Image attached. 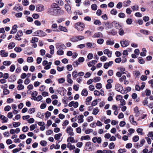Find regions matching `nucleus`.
Instances as JSON below:
<instances>
[{
	"mask_svg": "<svg viewBox=\"0 0 153 153\" xmlns=\"http://www.w3.org/2000/svg\"><path fill=\"white\" fill-rule=\"evenodd\" d=\"M85 27V25L81 23L78 22L75 24V27L79 31H82Z\"/></svg>",
	"mask_w": 153,
	"mask_h": 153,
	"instance_id": "f257e3e1",
	"label": "nucleus"
},
{
	"mask_svg": "<svg viewBox=\"0 0 153 153\" xmlns=\"http://www.w3.org/2000/svg\"><path fill=\"white\" fill-rule=\"evenodd\" d=\"M34 35L39 36H44L46 35V33L44 32L41 30H39L34 33Z\"/></svg>",
	"mask_w": 153,
	"mask_h": 153,
	"instance_id": "f03ea898",
	"label": "nucleus"
},
{
	"mask_svg": "<svg viewBox=\"0 0 153 153\" xmlns=\"http://www.w3.org/2000/svg\"><path fill=\"white\" fill-rule=\"evenodd\" d=\"M48 12L50 14L56 16L57 15V9L53 8H49L48 10Z\"/></svg>",
	"mask_w": 153,
	"mask_h": 153,
	"instance_id": "7ed1b4c3",
	"label": "nucleus"
},
{
	"mask_svg": "<svg viewBox=\"0 0 153 153\" xmlns=\"http://www.w3.org/2000/svg\"><path fill=\"white\" fill-rule=\"evenodd\" d=\"M121 46L123 47H126L129 44L130 42L126 40H123L120 41Z\"/></svg>",
	"mask_w": 153,
	"mask_h": 153,
	"instance_id": "20e7f679",
	"label": "nucleus"
},
{
	"mask_svg": "<svg viewBox=\"0 0 153 153\" xmlns=\"http://www.w3.org/2000/svg\"><path fill=\"white\" fill-rule=\"evenodd\" d=\"M66 132L70 136L74 135V133L73 132V129L71 126H68L67 128Z\"/></svg>",
	"mask_w": 153,
	"mask_h": 153,
	"instance_id": "39448f33",
	"label": "nucleus"
},
{
	"mask_svg": "<svg viewBox=\"0 0 153 153\" xmlns=\"http://www.w3.org/2000/svg\"><path fill=\"white\" fill-rule=\"evenodd\" d=\"M84 61V58L83 57H79L78 61H76L74 62L73 66L75 67L79 64V62H82Z\"/></svg>",
	"mask_w": 153,
	"mask_h": 153,
	"instance_id": "423d86ee",
	"label": "nucleus"
},
{
	"mask_svg": "<svg viewBox=\"0 0 153 153\" xmlns=\"http://www.w3.org/2000/svg\"><path fill=\"white\" fill-rule=\"evenodd\" d=\"M36 10L38 12L42 11L45 10L44 6L42 4L38 5L36 7Z\"/></svg>",
	"mask_w": 153,
	"mask_h": 153,
	"instance_id": "0eeeda50",
	"label": "nucleus"
},
{
	"mask_svg": "<svg viewBox=\"0 0 153 153\" xmlns=\"http://www.w3.org/2000/svg\"><path fill=\"white\" fill-rule=\"evenodd\" d=\"M23 7L22 6H20L19 4L16 5L13 8V10H15L16 11H20L23 10Z\"/></svg>",
	"mask_w": 153,
	"mask_h": 153,
	"instance_id": "6e6552de",
	"label": "nucleus"
},
{
	"mask_svg": "<svg viewBox=\"0 0 153 153\" xmlns=\"http://www.w3.org/2000/svg\"><path fill=\"white\" fill-rule=\"evenodd\" d=\"M86 150L88 151H91L92 150L91 143L88 142L86 143L85 146Z\"/></svg>",
	"mask_w": 153,
	"mask_h": 153,
	"instance_id": "1a4fd4ad",
	"label": "nucleus"
},
{
	"mask_svg": "<svg viewBox=\"0 0 153 153\" xmlns=\"http://www.w3.org/2000/svg\"><path fill=\"white\" fill-rule=\"evenodd\" d=\"M86 45L87 48H94L96 46L95 44L91 42H87L86 43Z\"/></svg>",
	"mask_w": 153,
	"mask_h": 153,
	"instance_id": "9d476101",
	"label": "nucleus"
},
{
	"mask_svg": "<svg viewBox=\"0 0 153 153\" xmlns=\"http://www.w3.org/2000/svg\"><path fill=\"white\" fill-rule=\"evenodd\" d=\"M56 47L57 49H63L66 48L64 44H60L59 43L56 44Z\"/></svg>",
	"mask_w": 153,
	"mask_h": 153,
	"instance_id": "9b49d317",
	"label": "nucleus"
},
{
	"mask_svg": "<svg viewBox=\"0 0 153 153\" xmlns=\"http://www.w3.org/2000/svg\"><path fill=\"white\" fill-rule=\"evenodd\" d=\"M65 8L68 14H71V7L69 4H65Z\"/></svg>",
	"mask_w": 153,
	"mask_h": 153,
	"instance_id": "f8f14e48",
	"label": "nucleus"
},
{
	"mask_svg": "<svg viewBox=\"0 0 153 153\" xmlns=\"http://www.w3.org/2000/svg\"><path fill=\"white\" fill-rule=\"evenodd\" d=\"M133 74L135 78H138L141 75L140 72L139 71H134L133 72Z\"/></svg>",
	"mask_w": 153,
	"mask_h": 153,
	"instance_id": "ddd939ff",
	"label": "nucleus"
},
{
	"mask_svg": "<svg viewBox=\"0 0 153 153\" xmlns=\"http://www.w3.org/2000/svg\"><path fill=\"white\" fill-rule=\"evenodd\" d=\"M103 52L105 54H107L108 57H111L112 52L109 51L108 49H105L104 51Z\"/></svg>",
	"mask_w": 153,
	"mask_h": 153,
	"instance_id": "4468645a",
	"label": "nucleus"
},
{
	"mask_svg": "<svg viewBox=\"0 0 153 153\" xmlns=\"http://www.w3.org/2000/svg\"><path fill=\"white\" fill-rule=\"evenodd\" d=\"M102 37V34L100 32L95 33L92 36V37L93 38H99Z\"/></svg>",
	"mask_w": 153,
	"mask_h": 153,
	"instance_id": "2eb2a0df",
	"label": "nucleus"
},
{
	"mask_svg": "<svg viewBox=\"0 0 153 153\" xmlns=\"http://www.w3.org/2000/svg\"><path fill=\"white\" fill-rule=\"evenodd\" d=\"M7 87V86L6 84L4 85V86H2L1 88L4 89V94L7 95L9 94V91L6 88Z\"/></svg>",
	"mask_w": 153,
	"mask_h": 153,
	"instance_id": "dca6fc26",
	"label": "nucleus"
},
{
	"mask_svg": "<svg viewBox=\"0 0 153 153\" xmlns=\"http://www.w3.org/2000/svg\"><path fill=\"white\" fill-rule=\"evenodd\" d=\"M113 63V62L112 61L105 63L104 65V68L105 69H107L109 66H111Z\"/></svg>",
	"mask_w": 153,
	"mask_h": 153,
	"instance_id": "f3484780",
	"label": "nucleus"
},
{
	"mask_svg": "<svg viewBox=\"0 0 153 153\" xmlns=\"http://www.w3.org/2000/svg\"><path fill=\"white\" fill-rule=\"evenodd\" d=\"M115 89L117 91L120 92L122 91V89H123V87L121 85L117 84L115 85Z\"/></svg>",
	"mask_w": 153,
	"mask_h": 153,
	"instance_id": "a211bd4d",
	"label": "nucleus"
},
{
	"mask_svg": "<svg viewBox=\"0 0 153 153\" xmlns=\"http://www.w3.org/2000/svg\"><path fill=\"white\" fill-rule=\"evenodd\" d=\"M129 120L132 124L134 125H137V123L134 120V118L133 115H130L129 116Z\"/></svg>",
	"mask_w": 153,
	"mask_h": 153,
	"instance_id": "6ab92c4d",
	"label": "nucleus"
},
{
	"mask_svg": "<svg viewBox=\"0 0 153 153\" xmlns=\"http://www.w3.org/2000/svg\"><path fill=\"white\" fill-rule=\"evenodd\" d=\"M17 25H14L12 27V29L10 31V34H13V33H16L17 31Z\"/></svg>",
	"mask_w": 153,
	"mask_h": 153,
	"instance_id": "aec40b11",
	"label": "nucleus"
},
{
	"mask_svg": "<svg viewBox=\"0 0 153 153\" xmlns=\"http://www.w3.org/2000/svg\"><path fill=\"white\" fill-rule=\"evenodd\" d=\"M112 25H113L117 29H119L121 28V26L120 25L119 23L116 21H114L112 22Z\"/></svg>",
	"mask_w": 153,
	"mask_h": 153,
	"instance_id": "412c9836",
	"label": "nucleus"
},
{
	"mask_svg": "<svg viewBox=\"0 0 153 153\" xmlns=\"http://www.w3.org/2000/svg\"><path fill=\"white\" fill-rule=\"evenodd\" d=\"M0 55L2 57H7L8 55V53L7 52H5L4 50H2L0 51Z\"/></svg>",
	"mask_w": 153,
	"mask_h": 153,
	"instance_id": "4be33fe9",
	"label": "nucleus"
},
{
	"mask_svg": "<svg viewBox=\"0 0 153 153\" xmlns=\"http://www.w3.org/2000/svg\"><path fill=\"white\" fill-rule=\"evenodd\" d=\"M84 117V116L82 114L80 115H79L78 116V122L79 123H83L84 121V120L83 119Z\"/></svg>",
	"mask_w": 153,
	"mask_h": 153,
	"instance_id": "5701e85b",
	"label": "nucleus"
},
{
	"mask_svg": "<svg viewBox=\"0 0 153 153\" xmlns=\"http://www.w3.org/2000/svg\"><path fill=\"white\" fill-rule=\"evenodd\" d=\"M0 118L3 120V123H5L7 122L8 119L5 116L1 115L0 116Z\"/></svg>",
	"mask_w": 153,
	"mask_h": 153,
	"instance_id": "b1692460",
	"label": "nucleus"
},
{
	"mask_svg": "<svg viewBox=\"0 0 153 153\" xmlns=\"http://www.w3.org/2000/svg\"><path fill=\"white\" fill-rule=\"evenodd\" d=\"M71 75L70 74H68L67 76V82L70 84H72L73 83V80L71 79Z\"/></svg>",
	"mask_w": 153,
	"mask_h": 153,
	"instance_id": "393cba45",
	"label": "nucleus"
},
{
	"mask_svg": "<svg viewBox=\"0 0 153 153\" xmlns=\"http://www.w3.org/2000/svg\"><path fill=\"white\" fill-rule=\"evenodd\" d=\"M97 61L96 60H93L91 62L88 63L87 65L89 67L92 66L94 65H95L97 62Z\"/></svg>",
	"mask_w": 153,
	"mask_h": 153,
	"instance_id": "a878e982",
	"label": "nucleus"
},
{
	"mask_svg": "<svg viewBox=\"0 0 153 153\" xmlns=\"http://www.w3.org/2000/svg\"><path fill=\"white\" fill-rule=\"evenodd\" d=\"M67 147L70 150H72L75 148V146L74 145H72V144L68 143L67 144Z\"/></svg>",
	"mask_w": 153,
	"mask_h": 153,
	"instance_id": "bb28decb",
	"label": "nucleus"
},
{
	"mask_svg": "<svg viewBox=\"0 0 153 153\" xmlns=\"http://www.w3.org/2000/svg\"><path fill=\"white\" fill-rule=\"evenodd\" d=\"M81 94L83 96H87L88 94V91L86 89H83L81 92Z\"/></svg>",
	"mask_w": 153,
	"mask_h": 153,
	"instance_id": "cd10ccee",
	"label": "nucleus"
},
{
	"mask_svg": "<svg viewBox=\"0 0 153 153\" xmlns=\"http://www.w3.org/2000/svg\"><path fill=\"white\" fill-rule=\"evenodd\" d=\"M90 137L89 135L82 136L81 138V140H90Z\"/></svg>",
	"mask_w": 153,
	"mask_h": 153,
	"instance_id": "c85d7f7f",
	"label": "nucleus"
},
{
	"mask_svg": "<svg viewBox=\"0 0 153 153\" xmlns=\"http://www.w3.org/2000/svg\"><path fill=\"white\" fill-rule=\"evenodd\" d=\"M49 48L50 49V53L52 55H53L54 53V46L53 45H51L49 46Z\"/></svg>",
	"mask_w": 153,
	"mask_h": 153,
	"instance_id": "c756f323",
	"label": "nucleus"
},
{
	"mask_svg": "<svg viewBox=\"0 0 153 153\" xmlns=\"http://www.w3.org/2000/svg\"><path fill=\"white\" fill-rule=\"evenodd\" d=\"M67 142L68 143L71 142L72 143H74L75 142V140L73 137H70L68 138Z\"/></svg>",
	"mask_w": 153,
	"mask_h": 153,
	"instance_id": "7c9ffc66",
	"label": "nucleus"
},
{
	"mask_svg": "<svg viewBox=\"0 0 153 153\" xmlns=\"http://www.w3.org/2000/svg\"><path fill=\"white\" fill-rule=\"evenodd\" d=\"M105 29L108 30L111 28V24L109 22H106L105 24Z\"/></svg>",
	"mask_w": 153,
	"mask_h": 153,
	"instance_id": "2f4dec72",
	"label": "nucleus"
},
{
	"mask_svg": "<svg viewBox=\"0 0 153 153\" xmlns=\"http://www.w3.org/2000/svg\"><path fill=\"white\" fill-rule=\"evenodd\" d=\"M141 33H142L145 35H148L149 34L150 32L147 30H144L143 29L140 30V31Z\"/></svg>",
	"mask_w": 153,
	"mask_h": 153,
	"instance_id": "473e14b6",
	"label": "nucleus"
},
{
	"mask_svg": "<svg viewBox=\"0 0 153 153\" xmlns=\"http://www.w3.org/2000/svg\"><path fill=\"white\" fill-rule=\"evenodd\" d=\"M145 142V140L144 139H142L140 141V144L139 145V143H137V147L139 146L140 147H141L143 145V144Z\"/></svg>",
	"mask_w": 153,
	"mask_h": 153,
	"instance_id": "72a5a7b5",
	"label": "nucleus"
},
{
	"mask_svg": "<svg viewBox=\"0 0 153 153\" xmlns=\"http://www.w3.org/2000/svg\"><path fill=\"white\" fill-rule=\"evenodd\" d=\"M110 13L113 15H116L117 13V12L116 9H113L110 12Z\"/></svg>",
	"mask_w": 153,
	"mask_h": 153,
	"instance_id": "f704fd0d",
	"label": "nucleus"
},
{
	"mask_svg": "<svg viewBox=\"0 0 153 153\" xmlns=\"http://www.w3.org/2000/svg\"><path fill=\"white\" fill-rule=\"evenodd\" d=\"M99 111V110L98 108L96 107L93 109V111L92 112V114L94 115H96Z\"/></svg>",
	"mask_w": 153,
	"mask_h": 153,
	"instance_id": "c9c22d12",
	"label": "nucleus"
},
{
	"mask_svg": "<svg viewBox=\"0 0 153 153\" xmlns=\"http://www.w3.org/2000/svg\"><path fill=\"white\" fill-rule=\"evenodd\" d=\"M62 136V134L60 133H59L58 134H56L54 135V138L55 140H58L60 139V137Z\"/></svg>",
	"mask_w": 153,
	"mask_h": 153,
	"instance_id": "e433bc0d",
	"label": "nucleus"
},
{
	"mask_svg": "<svg viewBox=\"0 0 153 153\" xmlns=\"http://www.w3.org/2000/svg\"><path fill=\"white\" fill-rule=\"evenodd\" d=\"M64 13V11L63 10L57 9V15H63Z\"/></svg>",
	"mask_w": 153,
	"mask_h": 153,
	"instance_id": "4c0bfd02",
	"label": "nucleus"
},
{
	"mask_svg": "<svg viewBox=\"0 0 153 153\" xmlns=\"http://www.w3.org/2000/svg\"><path fill=\"white\" fill-rule=\"evenodd\" d=\"M15 46V44L14 42L10 43L8 47V48L9 49H12Z\"/></svg>",
	"mask_w": 153,
	"mask_h": 153,
	"instance_id": "58836bf2",
	"label": "nucleus"
},
{
	"mask_svg": "<svg viewBox=\"0 0 153 153\" xmlns=\"http://www.w3.org/2000/svg\"><path fill=\"white\" fill-rule=\"evenodd\" d=\"M70 40L71 42H74L78 41L76 36L70 38Z\"/></svg>",
	"mask_w": 153,
	"mask_h": 153,
	"instance_id": "ea45409f",
	"label": "nucleus"
},
{
	"mask_svg": "<svg viewBox=\"0 0 153 153\" xmlns=\"http://www.w3.org/2000/svg\"><path fill=\"white\" fill-rule=\"evenodd\" d=\"M51 8L53 9L57 8L59 7L58 6V5L56 3H53L51 5Z\"/></svg>",
	"mask_w": 153,
	"mask_h": 153,
	"instance_id": "a19ab883",
	"label": "nucleus"
},
{
	"mask_svg": "<svg viewBox=\"0 0 153 153\" xmlns=\"http://www.w3.org/2000/svg\"><path fill=\"white\" fill-rule=\"evenodd\" d=\"M59 28L60 30L63 31L65 32H67V30L66 28L65 27H63L61 25L59 26Z\"/></svg>",
	"mask_w": 153,
	"mask_h": 153,
	"instance_id": "79ce46f5",
	"label": "nucleus"
},
{
	"mask_svg": "<svg viewBox=\"0 0 153 153\" xmlns=\"http://www.w3.org/2000/svg\"><path fill=\"white\" fill-rule=\"evenodd\" d=\"M38 40V39L37 37H33L32 38V39L30 41V42L32 43H33L37 42Z\"/></svg>",
	"mask_w": 153,
	"mask_h": 153,
	"instance_id": "37998d69",
	"label": "nucleus"
},
{
	"mask_svg": "<svg viewBox=\"0 0 153 153\" xmlns=\"http://www.w3.org/2000/svg\"><path fill=\"white\" fill-rule=\"evenodd\" d=\"M20 125L21 123L20 122L16 123L15 122H13V126L15 128H16L19 126Z\"/></svg>",
	"mask_w": 153,
	"mask_h": 153,
	"instance_id": "c03bdc74",
	"label": "nucleus"
},
{
	"mask_svg": "<svg viewBox=\"0 0 153 153\" xmlns=\"http://www.w3.org/2000/svg\"><path fill=\"white\" fill-rule=\"evenodd\" d=\"M72 76L74 79V78H76L77 76V71H73L72 72Z\"/></svg>",
	"mask_w": 153,
	"mask_h": 153,
	"instance_id": "a18cd8bd",
	"label": "nucleus"
},
{
	"mask_svg": "<svg viewBox=\"0 0 153 153\" xmlns=\"http://www.w3.org/2000/svg\"><path fill=\"white\" fill-rule=\"evenodd\" d=\"M14 51L16 52L20 53L22 51V49L20 47H15L14 49Z\"/></svg>",
	"mask_w": 153,
	"mask_h": 153,
	"instance_id": "49530a36",
	"label": "nucleus"
},
{
	"mask_svg": "<svg viewBox=\"0 0 153 153\" xmlns=\"http://www.w3.org/2000/svg\"><path fill=\"white\" fill-rule=\"evenodd\" d=\"M11 64V62L9 61H4L3 63L4 65L7 66L10 65Z\"/></svg>",
	"mask_w": 153,
	"mask_h": 153,
	"instance_id": "de8ad7c7",
	"label": "nucleus"
},
{
	"mask_svg": "<svg viewBox=\"0 0 153 153\" xmlns=\"http://www.w3.org/2000/svg\"><path fill=\"white\" fill-rule=\"evenodd\" d=\"M115 146L114 143L111 142L109 144L108 147L110 149H112L114 148Z\"/></svg>",
	"mask_w": 153,
	"mask_h": 153,
	"instance_id": "09e8293b",
	"label": "nucleus"
},
{
	"mask_svg": "<svg viewBox=\"0 0 153 153\" xmlns=\"http://www.w3.org/2000/svg\"><path fill=\"white\" fill-rule=\"evenodd\" d=\"M114 43V42L113 41H111V40H108L106 41L107 45H112Z\"/></svg>",
	"mask_w": 153,
	"mask_h": 153,
	"instance_id": "8fccbe9b",
	"label": "nucleus"
},
{
	"mask_svg": "<svg viewBox=\"0 0 153 153\" xmlns=\"http://www.w3.org/2000/svg\"><path fill=\"white\" fill-rule=\"evenodd\" d=\"M104 40L102 39H99L97 40V42L100 45H102L103 43Z\"/></svg>",
	"mask_w": 153,
	"mask_h": 153,
	"instance_id": "3c124183",
	"label": "nucleus"
},
{
	"mask_svg": "<svg viewBox=\"0 0 153 153\" xmlns=\"http://www.w3.org/2000/svg\"><path fill=\"white\" fill-rule=\"evenodd\" d=\"M58 50L57 51V53L59 55H62L64 53V51L62 49H58Z\"/></svg>",
	"mask_w": 153,
	"mask_h": 153,
	"instance_id": "603ef678",
	"label": "nucleus"
},
{
	"mask_svg": "<svg viewBox=\"0 0 153 153\" xmlns=\"http://www.w3.org/2000/svg\"><path fill=\"white\" fill-rule=\"evenodd\" d=\"M123 5V3L122 2H119L116 5V7L117 9H121Z\"/></svg>",
	"mask_w": 153,
	"mask_h": 153,
	"instance_id": "864d4df0",
	"label": "nucleus"
},
{
	"mask_svg": "<svg viewBox=\"0 0 153 153\" xmlns=\"http://www.w3.org/2000/svg\"><path fill=\"white\" fill-rule=\"evenodd\" d=\"M119 34L120 36H123L124 34V32L123 29L122 28H120L119 29Z\"/></svg>",
	"mask_w": 153,
	"mask_h": 153,
	"instance_id": "5fc2aeb1",
	"label": "nucleus"
},
{
	"mask_svg": "<svg viewBox=\"0 0 153 153\" xmlns=\"http://www.w3.org/2000/svg\"><path fill=\"white\" fill-rule=\"evenodd\" d=\"M24 86L22 84H19L18 85L17 89L18 90H21L24 89Z\"/></svg>",
	"mask_w": 153,
	"mask_h": 153,
	"instance_id": "6e6d98bb",
	"label": "nucleus"
},
{
	"mask_svg": "<svg viewBox=\"0 0 153 153\" xmlns=\"http://www.w3.org/2000/svg\"><path fill=\"white\" fill-rule=\"evenodd\" d=\"M118 17L121 18H124L125 16V13H120L118 15Z\"/></svg>",
	"mask_w": 153,
	"mask_h": 153,
	"instance_id": "4d7b16f0",
	"label": "nucleus"
},
{
	"mask_svg": "<svg viewBox=\"0 0 153 153\" xmlns=\"http://www.w3.org/2000/svg\"><path fill=\"white\" fill-rule=\"evenodd\" d=\"M29 129L28 127L27 126H24L22 128V131L25 132H27Z\"/></svg>",
	"mask_w": 153,
	"mask_h": 153,
	"instance_id": "13d9d810",
	"label": "nucleus"
},
{
	"mask_svg": "<svg viewBox=\"0 0 153 153\" xmlns=\"http://www.w3.org/2000/svg\"><path fill=\"white\" fill-rule=\"evenodd\" d=\"M23 5L26 6L28 5L29 4V2L27 0H22Z\"/></svg>",
	"mask_w": 153,
	"mask_h": 153,
	"instance_id": "bf43d9fd",
	"label": "nucleus"
},
{
	"mask_svg": "<svg viewBox=\"0 0 153 153\" xmlns=\"http://www.w3.org/2000/svg\"><path fill=\"white\" fill-rule=\"evenodd\" d=\"M56 2L60 6H62L64 4L63 1L61 0H56Z\"/></svg>",
	"mask_w": 153,
	"mask_h": 153,
	"instance_id": "052dcab7",
	"label": "nucleus"
},
{
	"mask_svg": "<svg viewBox=\"0 0 153 153\" xmlns=\"http://www.w3.org/2000/svg\"><path fill=\"white\" fill-rule=\"evenodd\" d=\"M95 87L97 89H100L102 87V84L100 83H97L96 84Z\"/></svg>",
	"mask_w": 153,
	"mask_h": 153,
	"instance_id": "680f3d73",
	"label": "nucleus"
},
{
	"mask_svg": "<svg viewBox=\"0 0 153 153\" xmlns=\"http://www.w3.org/2000/svg\"><path fill=\"white\" fill-rule=\"evenodd\" d=\"M139 138L138 136H135L133 138V140L134 142H136L139 140Z\"/></svg>",
	"mask_w": 153,
	"mask_h": 153,
	"instance_id": "e2e57ef3",
	"label": "nucleus"
},
{
	"mask_svg": "<svg viewBox=\"0 0 153 153\" xmlns=\"http://www.w3.org/2000/svg\"><path fill=\"white\" fill-rule=\"evenodd\" d=\"M37 126V124H33L31 125L30 127V131H33V130L36 128V127Z\"/></svg>",
	"mask_w": 153,
	"mask_h": 153,
	"instance_id": "0e129e2a",
	"label": "nucleus"
},
{
	"mask_svg": "<svg viewBox=\"0 0 153 153\" xmlns=\"http://www.w3.org/2000/svg\"><path fill=\"white\" fill-rule=\"evenodd\" d=\"M94 24L95 25H101V23L100 20L97 19L94 21Z\"/></svg>",
	"mask_w": 153,
	"mask_h": 153,
	"instance_id": "69168bd1",
	"label": "nucleus"
},
{
	"mask_svg": "<svg viewBox=\"0 0 153 153\" xmlns=\"http://www.w3.org/2000/svg\"><path fill=\"white\" fill-rule=\"evenodd\" d=\"M126 22L128 25H131L132 22V19H131L128 18L126 19Z\"/></svg>",
	"mask_w": 153,
	"mask_h": 153,
	"instance_id": "338daca9",
	"label": "nucleus"
},
{
	"mask_svg": "<svg viewBox=\"0 0 153 153\" xmlns=\"http://www.w3.org/2000/svg\"><path fill=\"white\" fill-rule=\"evenodd\" d=\"M47 142L45 140H42L40 142V145L43 146H45L47 145Z\"/></svg>",
	"mask_w": 153,
	"mask_h": 153,
	"instance_id": "774afa93",
	"label": "nucleus"
}]
</instances>
